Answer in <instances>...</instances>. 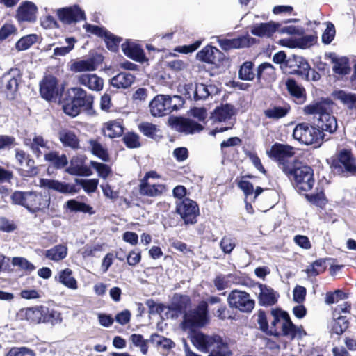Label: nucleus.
I'll use <instances>...</instances> for the list:
<instances>
[{
    "label": "nucleus",
    "mask_w": 356,
    "mask_h": 356,
    "mask_svg": "<svg viewBox=\"0 0 356 356\" xmlns=\"http://www.w3.org/2000/svg\"><path fill=\"white\" fill-rule=\"evenodd\" d=\"M207 303L201 302L197 307L185 314L181 327L190 332L189 337L192 343L202 352H209L216 346L224 343L222 339L218 335H206L200 332H193L195 327H202L207 324Z\"/></svg>",
    "instance_id": "nucleus-1"
},
{
    "label": "nucleus",
    "mask_w": 356,
    "mask_h": 356,
    "mask_svg": "<svg viewBox=\"0 0 356 356\" xmlns=\"http://www.w3.org/2000/svg\"><path fill=\"white\" fill-rule=\"evenodd\" d=\"M93 104L92 95L80 87H74L67 90L66 97L63 101L64 113L71 117L77 116L81 109L90 110Z\"/></svg>",
    "instance_id": "nucleus-2"
},
{
    "label": "nucleus",
    "mask_w": 356,
    "mask_h": 356,
    "mask_svg": "<svg viewBox=\"0 0 356 356\" xmlns=\"http://www.w3.org/2000/svg\"><path fill=\"white\" fill-rule=\"evenodd\" d=\"M303 111L306 115H318V129L321 131H327L330 134L335 132L337 129L336 118L331 114L332 107L327 102L312 103L304 107Z\"/></svg>",
    "instance_id": "nucleus-3"
},
{
    "label": "nucleus",
    "mask_w": 356,
    "mask_h": 356,
    "mask_svg": "<svg viewBox=\"0 0 356 356\" xmlns=\"http://www.w3.org/2000/svg\"><path fill=\"white\" fill-rule=\"evenodd\" d=\"M282 171L291 179L298 191H308L312 188L314 179L313 178V170L307 166L300 163L294 162L292 165L284 164Z\"/></svg>",
    "instance_id": "nucleus-4"
},
{
    "label": "nucleus",
    "mask_w": 356,
    "mask_h": 356,
    "mask_svg": "<svg viewBox=\"0 0 356 356\" xmlns=\"http://www.w3.org/2000/svg\"><path fill=\"white\" fill-rule=\"evenodd\" d=\"M11 200L14 204L24 206L32 212L47 208L49 205V198L35 191H15L12 194Z\"/></svg>",
    "instance_id": "nucleus-5"
},
{
    "label": "nucleus",
    "mask_w": 356,
    "mask_h": 356,
    "mask_svg": "<svg viewBox=\"0 0 356 356\" xmlns=\"http://www.w3.org/2000/svg\"><path fill=\"white\" fill-rule=\"evenodd\" d=\"M182 104L180 96L158 95L149 102V107L152 115L161 117L177 110Z\"/></svg>",
    "instance_id": "nucleus-6"
},
{
    "label": "nucleus",
    "mask_w": 356,
    "mask_h": 356,
    "mask_svg": "<svg viewBox=\"0 0 356 356\" xmlns=\"http://www.w3.org/2000/svg\"><path fill=\"white\" fill-rule=\"evenodd\" d=\"M293 136L299 142L309 145L321 141L323 134L319 129L306 123H301L294 128Z\"/></svg>",
    "instance_id": "nucleus-7"
},
{
    "label": "nucleus",
    "mask_w": 356,
    "mask_h": 356,
    "mask_svg": "<svg viewBox=\"0 0 356 356\" xmlns=\"http://www.w3.org/2000/svg\"><path fill=\"white\" fill-rule=\"evenodd\" d=\"M227 301L230 307L235 308L244 313L251 312L255 305V302L250 295L240 290H233L229 294Z\"/></svg>",
    "instance_id": "nucleus-8"
},
{
    "label": "nucleus",
    "mask_w": 356,
    "mask_h": 356,
    "mask_svg": "<svg viewBox=\"0 0 356 356\" xmlns=\"http://www.w3.org/2000/svg\"><path fill=\"white\" fill-rule=\"evenodd\" d=\"M331 167L337 174L349 172L356 174V161L351 152L347 149L340 151L337 159H334Z\"/></svg>",
    "instance_id": "nucleus-9"
},
{
    "label": "nucleus",
    "mask_w": 356,
    "mask_h": 356,
    "mask_svg": "<svg viewBox=\"0 0 356 356\" xmlns=\"http://www.w3.org/2000/svg\"><path fill=\"white\" fill-rule=\"evenodd\" d=\"M266 153L270 158L279 163V166L282 170L284 164L292 165L294 163L288 160L294 154L293 148L290 145L275 143L269 150H267Z\"/></svg>",
    "instance_id": "nucleus-10"
},
{
    "label": "nucleus",
    "mask_w": 356,
    "mask_h": 356,
    "mask_svg": "<svg viewBox=\"0 0 356 356\" xmlns=\"http://www.w3.org/2000/svg\"><path fill=\"white\" fill-rule=\"evenodd\" d=\"M22 79V73L17 68H13L4 74L1 78L2 89L7 98L13 99L17 91L19 83Z\"/></svg>",
    "instance_id": "nucleus-11"
},
{
    "label": "nucleus",
    "mask_w": 356,
    "mask_h": 356,
    "mask_svg": "<svg viewBox=\"0 0 356 356\" xmlns=\"http://www.w3.org/2000/svg\"><path fill=\"white\" fill-rule=\"evenodd\" d=\"M168 124L172 129L186 134H193L203 129L201 124L189 118L172 116L169 118Z\"/></svg>",
    "instance_id": "nucleus-12"
},
{
    "label": "nucleus",
    "mask_w": 356,
    "mask_h": 356,
    "mask_svg": "<svg viewBox=\"0 0 356 356\" xmlns=\"http://www.w3.org/2000/svg\"><path fill=\"white\" fill-rule=\"evenodd\" d=\"M177 212L186 224H194L199 215V207L195 201L186 198L177 204Z\"/></svg>",
    "instance_id": "nucleus-13"
},
{
    "label": "nucleus",
    "mask_w": 356,
    "mask_h": 356,
    "mask_svg": "<svg viewBox=\"0 0 356 356\" xmlns=\"http://www.w3.org/2000/svg\"><path fill=\"white\" fill-rule=\"evenodd\" d=\"M56 15L65 24H72L86 19L85 12L77 5L58 8Z\"/></svg>",
    "instance_id": "nucleus-14"
},
{
    "label": "nucleus",
    "mask_w": 356,
    "mask_h": 356,
    "mask_svg": "<svg viewBox=\"0 0 356 356\" xmlns=\"http://www.w3.org/2000/svg\"><path fill=\"white\" fill-rule=\"evenodd\" d=\"M44 312V305L22 308L17 312V318L31 323L40 324L42 323Z\"/></svg>",
    "instance_id": "nucleus-15"
},
{
    "label": "nucleus",
    "mask_w": 356,
    "mask_h": 356,
    "mask_svg": "<svg viewBox=\"0 0 356 356\" xmlns=\"http://www.w3.org/2000/svg\"><path fill=\"white\" fill-rule=\"evenodd\" d=\"M39 186L44 189L63 194H74L78 192L74 185L62 182L56 179H40Z\"/></svg>",
    "instance_id": "nucleus-16"
},
{
    "label": "nucleus",
    "mask_w": 356,
    "mask_h": 356,
    "mask_svg": "<svg viewBox=\"0 0 356 356\" xmlns=\"http://www.w3.org/2000/svg\"><path fill=\"white\" fill-rule=\"evenodd\" d=\"M83 28L88 33H91L95 35L104 37L106 47L109 50L112 51H116L118 50V44L120 42V38L97 26L85 24L83 25Z\"/></svg>",
    "instance_id": "nucleus-17"
},
{
    "label": "nucleus",
    "mask_w": 356,
    "mask_h": 356,
    "mask_svg": "<svg viewBox=\"0 0 356 356\" xmlns=\"http://www.w3.org/2000/svg\"><path fill=\"white\" fill-rule=\"evenodd\" d=\"M285 71L289 74L307 75L310 66L307 60L300 56H292L285 62Z\"/></svg>",
    "instance_id": "nucleus-18"
},
{
    "label": "nucleus",
    "mask_w": 356,
    "mask_h": 356,
    "mask_svg": "<svg viewBox=\"0 0 356 356\" xmlns=\"http://www.w3.org/2000/svg\"><path fill=\"white\" fill-rule=\"evenodd\" d=\"M15 158L20 165L19 171L22 176L33 177L38 174L34 161L23 150L17 149Z\"/></svg>",
    "instance_id": "nucleus-19"
},
{
    "label": "nucleus",
    "mask_w": 356,
    "mask_h": 356,
    "mask_svg": "<svg viewBox=\"0 0 356 356\" xmlns=\"http://www.w3.org/2000/svg\"><path fill=\"white\" fill-rule=\"evenodd\" d=\"M316 36L314 35H306L300 38H289L280 40V44L283 47L289 48L306 49L314 45L316 42Z\"/></svg>",
    "instance_id": "nucleus-20"
},
{
    "label": "nucleus",
    "mask_w": 356,
    "mask_h": 356,
    "mask_svg": "<svg viewBox=\"0 0 356 356\" xmlns=\"http://www.w3.org/2000/svg\"><path fill=\"white\" fill-rule=\"evenodd\" d=\"M40 95L47 101L56 99L58 95L57 80L52 76H45L40 83Z\"/></svg>",
    "instance_id": "nucleus-21"
},
{
    "label": "nucleus",
    "mask_w": 356,
    "mask_h": 356,
    "mask_svg": "<svg viewBox=\"0 0 356 356\" xmlns=\"http://www.w3.org/2000/svg\"><path fill=\"white\" fill-rule=\"evenodd\" d=\"M38 8L31 1L21 3L17 10L16 17L20 22H33L37 18Z\"/></svg>",
    "instance_id": "nucleus-22"
},
{
    "label": "nucleus",
    "mask_w": 356,
    "mask_h": 356,
    "mask_svg": "<svg viewBox=\"0 0 356 356\" xmlns=\"http://www.w3.org/2000/svg\"><path fill=\"white\" fill-rule=\"evenodd\" d=\"M219 45L224 50L248 47L253 44L254 39L250 35H245L234 39H219Z\"/></svg>",
    "instance_id": "nucleus-23"
},
{
    "label": "nucleus",
    "mask_w": 356,
    "mask_h": 356,
    "mask_svg": "<svg viewBox=\"0 0 356 356\" xmlns=\"http://www.w3.org/2000/svg\"><path fill=\"white\" fill-rule=\"evenodd\" d=\"M196 57L200 61L217 65L222 59V54L217 48L207 45L197 54Z\"/></svg>",
    "instance_id": "nucleus-24"
},
{
    "label": "nucleus",
    "mask_w": 356,
    "mask_h": 356,
    "mask_svg": "<svg viewBox=\"0 0 356 356\" xmlns=\"http://www.w3.org/2000/svg\"><path fill=\"white\" fill-rule=\"evenodd\" d=\"M79 84L93 91H100L104 86L103 79L95 74H82L76 76Z\"/></svg>",
    "instance_id": "nucleus-25"
},
{
    "label": "nucleus",
    "mask_w": 356,
    "mask_h": 356,
    "mask_svg": "<svg viewBox=\"0 0 356 356\" xmlns=\"http://www.w3.org/2000/svg\"><path fill=\"white\" fill-rule=\"evenodd\" d=\"M280 315H281L280 316L282 318L281 327L284 336L290 339H293L296 336L302 337L306 334L302 328L296 327L293 324L286 312H280Z\"/></svg>",
    "instance_id": "nucleus-26"
},
{
    "label": "nucleus",
    "mask_w": 356,
    "mask_h": 356,
    "mask_svg": "<svg viewBox=\"0 0 356 356\" xmlns=\"http://www.w3.org/2000/svg\"><path fill=\"white\" fill-rule=\"evenodd\" d=\"M85 157L82 155L74 156L66 172L73 175L90 176L91 170L84 165Z\"/></svg>",
    "instance_id": "nucleus-27"
},
{
    "label": "nucleus",
    "mask_w": 356,
    "mask_h": 356,
    "mask_svg": "<svg viewBox=\"0 0 356 356\" xmlns=\"http://www.w3.org/2000/svg\"><path fill=\"white\" fill-rule=\"evenodd\" d=\"M259 289L258 299L261 305L271 306L277 302L279 295L272 288L264 284H259Z\"/></svg>",
    "instance_id": "nucleus-28"
},
{
    "label": "nucleus",
    "mask_w": 356,
    "mask_h": 356,
    "mask_svg": "<svg viewBox=\"0 0 356 356\" xmlns=\"http://www.w3.org/2000/svg\"><path fill=\"white\" fill-rule=\"evenodd\" d=\"M55 280L71 290L78 289V282L73 276V272L70 268H66L58 271L55 276Z\"/></svg>",
    "instance_id": "nucleus-29"
},
{
    "label": "nucleus",
    "mask_w": 356,
    "mask_h": 356,
    "mask_svg": "<svg viewBox=\"0 0 356 356\" xmlns=\"http://www.w3.org/2000/svg\"><path fill=\"white\" fill-rule=\"evenodd\" d=\"M165 186L161 184L152 183L150 181L141 180L140 192L142 195L155 197L165 191Z\"/></svg>",
    "instance_id": "nucleus-30"
},
{
    "label": "nucleus",
    "mask_w": 356,
    "mask_h": 356,
    "mask_svg": "<svg viewBox=\"0 0 356 356\" xmlns=\"http://www.w3.org/2000/svg\"><path fill=\"white\" fill-rule=\"evenodd\" d=\"M332 96L335 100L339 101L348 110L356 109V94L344 90H335Z\"/></svg>",
    "instance_id": "nucleus-31"
},
{
    "label": "nucleus",
    "mask_w": 356,
    "mask_h": 356,
    "mask_svg": "<svg viewBox=\"0 0 356 356\" xmlns=\"http://www.w3.org/2000/svg\"><path fill=\"white\" fill-rule=\"evenodd\" d=\"M122 49L124 54L131 59L138 62L145 60L143 50L137 44L131 42H127L122 44Z\"/></svg>",
    "instance_id": "nucleus-32"
},
{
    "label": "nucleus",
    "mask_w": 356,
    "mask_h": 356,
    "mask_svg": "<svg viewBox=\"0 0 356 356\" xmlns=\"http://www.w3.org/2000/svg\"><path fill=\"white\" fill-rule=\"evenodd\" d=\"M123 132L124 127L119 120L106 122L102 127L103 134L110 138L120 137Z\"/></svg>",
    "instance_id": "nucleus-33"
},
{
    "label": "nucleus",
    "mask_w": 356,
    "mask_h": 356,
    "mask_svg": "<svg viewBox=\"0 0 356 356\" xmlns=\"http://www.w3.org/2000/svg\"><path fill=\"white\" fill-rule=\"evenodd\" d=\"M278 24L270 22L254 24L251 29V33L258 37H270L276 31Z\"/></svg>",
    "instance_id": "nucleus-34"
},
{
    "label": "nucleus",
    "mask_w": 356,
    "mask_h": 356,
    "mask_svg": "<svg viewBox=\"0 0 356 356\" xmlns=\"http://www.w3.org/2000/svg\"><path fill=\"white\" fill-rule=\"evenodd\" d=\"M67 255V247L63 244L54 245L44 251L45 257L51 261L58 262L63 260Z\"/></svg>",
    "instance_id": "nucleus-35"
},
{
    "label": "nucleus",
    "mask_w": 356,
    "mask_h": 356,
    "mask_svg": "<svg viewBox=\"0 0 356 356\" xmlns=\"http://www.w3.org/2000/svg\"><path fill=\"white\" fill-rule=\"evenodd\" d=\"M70 70L75 73L93 72L97 70V65L93 58L78 60L70 65Z\"/></svg>",
    "instance_id": "nucleus-36"
},
{
    "label": "nucleus",
    "mask_w": 356,
    "mask_h": 356,
    "mask_svg": "<svg viewBox=\"0 0 356 356\" xmlns=\"http://www.w3.org/2000/svg\"><path fill=\"white\" fill-rule=\"evenodd\" d=\"M134 81V76L129 72H121L111 79V84L116 88H127Z\"/></svg>",
    "instance_id": "nucleus-37"
},
{
    "label": "nucleus",
    "mask_w": 356,
    "mask_h": 356,
    "mask_svg": "<svg viewBox=\"0 0 356 356\" xmlns=\"http://www.w3.org/2000/svg\"><path fill=\"white\" fill-rule=\"evenodd\" d=\"M333 63V71L339 74H347L350 72V67L348 65V59L345 56H337L335 54L330 56Z\"/></svg>",
    "instance_id": "nucleus-38"
},
{
    "label": "nucleus",
    "mask_w": 356,
    "mask_h": 356,
    "mask_svg": "<svg viewBox=\"0 0 356 356\" xmlns=\"http://www.w3.org/2000/svg\"><path fill=\"white\" fill-rule=\"evenodd\" d=\"M233 115L234 107L229 104H225L214 110L212 119L214 122H225L230 119Z\"/></svg>",
    "instance_id": "nucleus-39"
},
{
    "label": "nucleus",
    "mask_w": 356,
    "mask_h": 356,
    "mask_svg": "<svg viewBox=\"0 0 356 356\" xmlns=\"http://www.w3.org/2000/svg\"><path fill=\"white\" fill-rule=\"evenodd\" d=\"M66 45H63V44L60 42V46L56 47L54 49L53 55H51V58H56L60 56H65L68 54L74 47V44L76 42V39L73 37L66 38L65 40Z\"/></svg>",
    "instance_id": "nucleus-40"
},
{
    "label": "nucleus",
    "mask_w": 356,
    "mask_h": 356,
    "mask_svg": "<svg viewBox=\"0 0 356 356\" xmlns=\"http://www.w3.org/2000/svg\"><path fill=\"white\" fill-rule=\"evenodd\" d=\"M217 92V88L213 86H207L203 83H197L195 89L192 90L193 98L195 99H205L213 93Z\"/></svg>",
    "instance_id": "nucleus-41"
},
{
    "label": "nucleus",
    "mask_w": 356,
    "mask_h": 356,
    "mask_svg": "<svg viewBox=\"0 0 356 356\" xmlns=\"http://www.w3.org/2000/svg\"><path fill=\"white\" fill-rule=\"evenodd\" d=\"M59 139L65 147H70L73 149L78 148L79 139L76 134L67 129L62 130L59 132Z\"/></svg>",
    "instance_id": "nucleus-42"
},
{
    "label": "nucleus",
    "mask_w": 356,
    "mask_h": 356,
    "mask_svg": "<svg viewBox=\"0 0 356 356\" xmlns=\"http://www.w3.org/2000/svg\"><path fill=\"white\" fill-rule=\"evenodd\" d=\"M65 207L67 209L74 212H82L89 214L95 213V210L91 206L74 199L67 201L65 202Z\"/></svg>",
    "instance_id": "nucleus-43"
},
{
    "label": "nucleus",
    "mask_w": 356,
    "mask_h": 356,
    "mask_svg": "<svg viewBox=\"0 0 356 356\" xmlns=\"http://www.w3.org/2000/svg\"><path fill=\"white\" fill-rule=\"evenodd\" d=\"M44 159L56 168H62L67 164V159L65 154H59L57 152H51L44 154Z\"/></svg>",
    "instance_id": "nucleus-44"
},
{
    "label": "nucleus",
    "mask_w": 356,
    "mask_h": 356,
    "mask_svg": "<svg viewBox=\"0 0 356 356\" xmlns=\"http://www.w3.org/2000/svg\"><path fill=\"white\" fill-rule=\"evenodd\" d=\"M44 309L42 323H50L51 325H55L62 322L63 318L60 312L49 309L46 306H44Z\"/></svg>",
    "instance_id": "nucleus-45"
},
{
    "label": "nucleus",
    "mask_w": 356,
    "mask_h": 356,
    "mask_svg": "<svg viewBox=\"0 0 356 356\" xmlns=\"http://www.w3.org/2000/svg\"><path fill=\"white\" fill-rule=\"evenodd\" d=\"M275 68L268 63H264L261 64L257 68V78L258 80L264 79H275Z\"/></svg>",
    "instance_id": "nucleus-46"
},
{
    "label": "nucleus",
    "mask_w": 356,
    "mask_h": 356,
    "mask_svg": "<svg viewBox=\"0 0 356 356\" xmlns=\"http://www.w3.org/2000/svg\"><path fill=\"white\" fill-rule=\"evenodd\" d=\"M25 145L29 147L37 156H39L42 153L40 150V147H47V142L40 136H35L33 139H26Z\"/></svg>",
    "instance_id": "nucleus-47"
},
{
    "label": "nucleus",
    "mask_w": 356,
    "mask_h": 356,
    "mask_svg": "<svg viewBox=\"0 0 356 356\" xmlns=\"http://www.w3.org/2000/svg\"><path fill=\"white\" fill-rule=\"evenodd\" d=\"M254 64L251 61L243 63L238 71V77L243 81H250L254 79L255 74L253 71Z\"/></svg>",
    "instance_id": "nucleus-48"
},
{
    "label": "nucleus",
    "mask_w": 356,
    "mask_h": 356,
    "mask_svg": "<svg viewBox=\"0 0 356 356\" xmlns=\"http://www.w3.org/2000/svg\"><path fill=\"white\" fill-rule=\"evenodd\" d=\"M138 128L140 132L149 138H156L161 136V131L159 127L150 122H142L139 124Z\"/></svg>",
    "instance_id": "nucleus-49"
},
{
    "label": "nucleus",
    "mask_w": 356,
    "mask_h": 356,
    "mask_svg": "<svg viewBox=\"0 0 356 356\" xmlns=\"http://www.w3.org/2000/svg\"><path fill=\"white\" fill-rule=\"evenodd\" d=\"M38 36L36 34H29L20 38L15 44L18 51H25L37 42Z\"/></svg>",
    "instance_id": "nucleus-50"
},
{
    "label": "nucleus",
    "mask_w": 356,
    "mask_h": 356,
    "mask_svg": "<svg viewBox=\"0 0 356 356\" xmlns=\"http://www.w3.org/2000/svg\"><path fill=\"white\" fill-rule=\"evenodd\" d=\"M286 86L287 90L293 97L300 99H304L305 90L294 80L288 79L286 82Z\"/></svg>",
    "instance_id": "nucleus-51"
},
{
    "label": "nucleus",
    "mask_w": 356,
    "mask_h": 356,
    "mask_svg": "<svg viewBox=\"0 0 356 356\" xmlns=\"http://www.w3.org/2000/svg\"><path fill=\"white\" fill-rule=\"evenodd\" d=\"M325 270V261L318 259L307 266L305 272L309 276H316Z\"/></svg>",
    "instance_id": "nucleus-52"
},
{
    "label": "nucleus",
    "mask_w": 356,
    "mask_h": 356,
    "mask_svg": "<svg viewBox=\"0 0 356 356\" xmlns=\"http://www.w3.org/2000/svg\"><path fill=\"white\" fill-rule=\"evenodd\" d=\"M348 327V322L346 316H339L332 323V330L337 334H341Z\"/></svg>",
    "instance_id": "nucleus-53"
},
{
    "label": "nucleus",
    "mask_w": 356,
    "mask_h": 356,
    "mask_svg": "<svg viewBox=\"0 0 356 356\" xmlns=\"http://www.w3.org/2000/svg\"><path fill=\"white\" fill-rule=\"evenodd\" d=\"M236 247V239L229 236H224L220 242V248L225 254H230Z\"/></svg>",
    "instance_id": "nucleus-54"
},
{
    "label": "nucleus",
    "mask_w": 356,
    "mask_h": 356,
    "mask_svg": "<svg viewBox=\"0 0 356 356\" xmlns=\"http://www.w3.org/2000/svg\"><path fill=\"white\" fill-rule=\"evenodd\" d=\"M76 182L81 185L83 190L88 193H93L96 191L99 181L96 179H76Z\"/></svg>",
    "instance_id": "nucleus-55"
},
{
    "label": "nucleus",
    "mask_w": 356,
    "mask_h": 356,
    "mask_svg": "<svg viewBox=\"0 0 356 356\" xmlns=\"http://www.w3.org/2000/svg\"><path fill=\"white\" fill-rule=\"evenodd\" d=\"M90 145L91 147L92 152L98 156L99 158L102 159L103 161H108V156L105 150V149L102 147V145L99 143L97 141L91 140H90Z\"/></svg>",
    "instance_id": "nucleus-56"
},
{
    "label": "nucleus",
    "mask_w": 356,
    "mask_h": 356,
    "mask_svg": "<svg viewBox=\"0 0 356 356\" xmlns=\"http://www.w3.org/2000/svg\"><path fill=\"white\" fill-rule=\"evenodd\" d=\"M6 356H35V352L27 347H13Z\"/></svg>",
    "instance_id": "nucleus-57"
},
{
    "label": "nucleus",
    "mask_w": 356,
    "mask_h": 356,
    "mask_svg": "<svg viewBox=\"0 0 356 356\" xmlns=\"http://www.w3.org/2000/svg\"><path fill=\"white\" fill-rule=\"evenodd\" d=\"M12 264L13 266H19L21 269L29 273L32 272L35 268L33 264L24 257H13Z\"/></svg>",
    "instance_id": "nucleus-58"
},
{
    "label": "nucleus",
    "mask_w": 356,
    "mask_h": 356,
    "mask_svg": "<svg viewBox=\"0 0 356 356\" xmlns=\"http://www.w3.org/2000/svg\"><path fill=\"white\" fill-rule=\"evenodd\" d=\"M265 115L268 118H280L285 116L287 109L280 106H275L264 111Z\"/></svg>",
    "instance_id": "nucleus-59"
},
{
    "label": "nucleus",
    "mask_w": 356,
    "mask_h": 356,
    "mask_svg": "<svg viewBox=\"0 0 356 356\" xmlns=\"http://www.w3.org/2000/svg\"><path fill=\"white\" fill-rule=\"evenodd\" d=\"M130 340L132 343L139 347L143 354H146L147 352V341L143 339L140 334H133L130 337Z\"/></svg>",
    "instance_id": "nucleus-60"
},
{
    "label": "nucleus",
    "mask_w": 356,
    "mask_h": 356,
    "mask_svg": "<svg viewBox=\"0 0 356 356\" xmlns=\"http://www.w3.org/2000/svg\"><path fill=\"white\" fill-rule=\"evenodd\" d=\"M211 350V353L208 356H231L232 351L229 350L228 345L226 343H222V344L216 347V348H213Z\"/></svg>",
    "instance_id": "nucleus-61"
},
{
    "label": "nucleus",
    "mask_w": 356,
    "mask_h": 356,
    "mask_svg": "<svg viewBox=\"0 0 356 356\" xmlns=\"http://www.w3.org/2000/svg\"><path fill=\"white\" fill-rule=\"evenodd\" d=\"M152 341L158 346L165 349H170L175 346L174 342L168 338L154 334L152 336Z\"/></svg>",
    "instance_id": "nucleus-62"
},
{
    "label": "nucleus",
    "mask_w": 356,
    "mask_h": 356,
    "mask_svg": "<svg viewBox=\"0 0 356 356\" xmlns=\"http://www.w3.org/2000/svg\"><path fill=\"white\" fill-rule=\"evenodd\" d=\"M92 166L96 170L98 175L103 179H106L111 172L110 167L106 164L92 161Z\"/></svg>",
    "instance_id": "nucleus-63"
},
{
    "label": "nucleus",
    "mask_w": 356,
    "mask_h": 356,
    "mask_svg": "<svg viewBox=\"0 0 356 356\" xmlns=\"http://www.w3.org/2000/svg\"><path fill=\"white\" fill-rule=\"evenodd\" d=\"M123 140L126 145L129 148H137L140 146L139 136L134 133H129L126 134L123 138Z\"/></svg>",
    "instance_id": "nucleus-64"
}]
</instances>
